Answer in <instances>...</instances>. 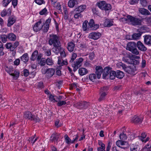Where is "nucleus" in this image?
<instances>
[{"label": "nucleus", "mask_w": 151, "mask_h": 151, "mask_svg": "<svg viewBox=\"0 0 151 151\" xmlns=\"http://www.w3.org/2000/svg\"><path fill=\"white\" fill-rule=\"evenodd\" d=\"M19 45V43L18 42H16L12 45V47L11 49L13 50V51Z\"/></svg>", "instance_id": "6e6d98bb"}, {"label": "nucleus", "mask_w": 151, "mask_h": 151, "mask_svg": "<svg viewBox=\"0 0 151 151\" xmlns=\"http://www.w3.org/2000/svg\"><path fill=\"white\" fill-rule=\"evenodd\" d=\"M89 104L88 102L85 101H81L78 102H76L74 103L73 106L76 107H80L79 108L85 109H86Z\"/></svg>", "instance_id": "39448f33"}, {"label": "nucleus", "mask_w": 151, "mask_h": 151, "mask_svg": "<svg viewBox=\"0 0 151 151\" xmlns=\"http://www.w3.org/2000/svg\"><path fill=\"white\" fill-rule=\"evenodd\" d=\"M143 118L141 116L135 115L131 120V122L135 124H141L142 123Z\"/></svg>", "instance_id": "6e6552de"}, {"label": "nucleus", "mask_w": 151, "mask_h": 151, "mask_svg": "<svg viewBox=\"0 0 151 151\" xmlns=\"http://www.w3.org/2000/svg\"><path fill=\"white\" fill-rule=\"evenodd\" d=\"M49 44L50 45H53L54 47L60 46V43L58 36L56 35L53 34L50 35Z\"/></svg>", "instance_id": "f03ea898"}, {"label": "nucleus", "mask_w": 151, "mask_h": 151, "mask_svg": "<svg viewBox=\"0 0 151 151\" xmlns=\"http://www.w3.org/2000/svg\"><path fill=\"white\" fill-rule=\"evenodd\" d=\"M111 6L110 4H107L106 3L104 6V8L103 9V10L106 11L109 10L111 9Z\"/></svg>", "instance_id": "4c0bfd02"}, {"label": "nucleus", "mask_w": 151, "mask_h": 151, "mask_svg": "<svg viewBox=\"0 0 151 151\" xmlns=\"http://www.w3.org/2000/svg\"><path fill=\"white\" fill-rule=\"evenodd\" d=\"M88 23V22L87 21H85L83 23V24L82 28L83 30L84 31H86L87 28V25Z\"/></svg>", "instance_id": "de8ad7c7"}, {"label": "nucleus", "mask_w": 151, "mask_h": 151, "mask_svg": "<svg viewBox=\"0 0 151 151\" xmlns=\"http://www.w3.org/2000/svg\"><path fill=\"white\" fill-rule=\"evenodd\" d=\"M78 72L80 75L83 76L86 74L88 73V71L85 68H81L79 69Z\"/></svg>", "instance_id": "bb28decb"}, {"label": "nucleus", "mask_w": 151, "mask_h": 151, "mask_svg": "<svg viewBox=\"0 0 151 151\" xmlns=\"http://www.w3.org/2000/svg\"><path fill=\"white\" fill-rule=\"evenodd\" d=\"M105 149V146H101L100 147L97 148V150L98 151H104Z\"/></svg>", "instance_id": "774afa93"}, {"label": "nucleus", "mask_w": 151, "mask_h": 151, "mask_svg": "<svg viewBox=\"0 0 151 151\" xmlns=\"http://www.w3.org/2000/svg\"><path fill=\"white\" fill-rule=\"evenodd\" d=\"M96 73L97 74V77L99 79L101 76V75L103 72V69L100 66H97L96 68Z\"/></svg>", "instance_id": "a211bd4d"}, {"label": "nucleus", "mask_w": 151, "mask_h": 151, "mask_svg": "<svg viewBox=\"0 0 151 151\" xmlns=\"http://www.w3.org/2000/svg\"><path fill=\"white\" fill-rule=\"evenodd\" d=\"M43 24H42V22L40 20L36 23L33 27L34 30L37 32L40 30L43 27Z\"/></svg>", "instance_id": "9d476101"}, {"label": "nucleus", "mask_w": 151, "mask_h": 151, "mask_svg": "<svg viewBox=\"0 0 151 151\" xmlns=\"http://www.w3.org/2000/svg\"><path fill=\"white\" fill-rule=\"evenodd\" d=\"M33 115L30 111L25 112L24 114V117L25 118L31 120H32Z\"/></svg>", "instance_id": "5701e85b"}, {"label": "nucleus", "mask_w": 151, "mask_h": 151, "mask_svg": "<svg viewBox=\"0 0 151 151\" xmlns=\"http://www.w3.org/2000/svg\"><path fill=\"white\" fill-rule=\"evenodd\" d=\"M44 53L45 55L47 56H50L51 55L50 50H45L44 51Z\"/></svg>", "instance_id": "680f3d73"}, {"label": "nucleus", "mask_w": 151, "mask_h": 151, "mask_svg": "<svg viewBox=\"0 0 151 151\" xmlns=\"http://www.w3.org/2000/svg\"><path fill=\"white\" fill-rule=\"evenodd\" d=\"M109 73L110 79L112 80L114 79L116 76V72L114 71H111Z\"/></svg>", "instance_id": "f704fd0d"}, {"label": "nucleus", "mask_w": 151, "mask_h": 151, "mask_svg": "<svg viewBox=\"0 0 151 151\" xmlns=\"http://www.w3.org/2000/svg\"><path fill=\"white\" fill-rule=\"evenodd\" d=\"M11 1V0H4L2 1L3 6H6Z\"/></svg>", "instance_id": "09e8293b"}, {"label": "nucleus", "mask_w": 151, "mask_h": 151, "mask_svg": "<svg viewBox=\"0 0 151 151\" xmlns=\"http://www.w3.org/2000/svg\"><path fill=\"white\" fill-rule=\"evenodd\" d=\"M137 44L134 42H130L127 44L126 49L131 52L132 53L138 55L139 52L137 48Z\"/></svg>", "instance_id": "f257e3e1"}, {"label": "nucleus", "mask_w": 151, "mask_h": 151, "mask_svg": "<svg viewBox=\"0 0 151 151\" xmlns=\"http://www.w3.org/2000/svg\"><path fill=\"white\" fill-rule=\"evenodd\" d=\"M78 46L80 49H82L84 48H85L86 47V44L83 43H79L78 45Z\"/></svg>", "instance_id": "4d7b16f0"}, {"label": "nucleus", "mask_w": 151, "mask_h": 151, "mask_svg": "<svg viewBox=\"0 0 151 151\" xmlns=\"http://www.w3.org/2000/svg\"><path fill=\"white\" fill-rule=\"evenodd\" d=\"M137 47L139 50L145 52L147 50V48L140 41H138L137 42Z\"/></svg>", "instance_id": "9b49d317"}, {"label": "nucleus", "mask_w": 151, "mask_h": 151, "mask_svg": "<svg viewBox=\"0 0 151 151\" xmlns=\"http://www.w3.org/2000/svg\"><path fill=\"white\" fill-rule=\"evenodd\" d=\"M5 69L6 71L9 73L10 75L13 76V78L15 80L17 79L19 77V73L17 71H14V72L13 68L11 67H8L7 66H5Z\"/></svg>", "instance_id": "20e7f679"}, {"label": "nucleus", "mask_w": 151, "mask_h": 151, "mask_svg": "<svg viewBox=\"0 0 151 151\" xmlns=\"http://www.w3.org/2000/svg\"><path fill=\"white\" fill-rule=\"evenodd\" d=\"M138 11L140 13L143 15H148L151 14L150 12L147 9L144 8H139Z\"/></svg>", "instance_id": "dca6fc26"}, {"label": "nucleus", "mask_w": 151, "mask_h": 151, "mask_svg": "<svg viewBox=\"0 0 151 151\" xmlns=\"http://www.w3.org/2000/svg\"><path fill=\"white\" fill-rule=\"evenodd\" d=\"M144 42L145 44L151 46V36L147 35L144 36Z\"/></svg>", "instance_id": "2eb2a0df"}, {"label": "nucleus", "mask_w": 151, "mask_h": 151, "mask_svg": "<svg viewBox=\"0 0 151 151\" xmlns=\"http://www.w3.org/2000/svg\"><path fill=\"white\" fill-rule=\"evenodd\" d=\"M75 46V44L71 42L68 43L67 49L69 52H72L73 51Z\"/></svg>", "instance_id": "412c9836"}, {"label": "nucleus", "mask_w": 151, "mask_h": 151, "mask_svg": "<svg viewBox=\"0 0 151 151\" xmlns=\"http://www.w3.org/2000/svg\"><path fill=\"white\" fill-rule=\"evenodd\" d=\"M49 99L50 101L53 102H58V101L55 100V99L54 98V96L52 94H50V96H49Z\"/></svg>", "instance_id": "bf43d9fd"}, {"label": "nucleus", "mask_w": 151, "mask_h": 151, "mask_svg": "<svg viewBox=\"0 0 151 151\" xmlns=\"http://www.w3.org/2000/svg\"><path fill=\"white\" fill-rule=\"evenodd\" d=\"M59 134L57 133H53L51 137V141L52 142H56L59 138Z\"/></svg>", "instance_id": "6ab92c4d"}, {"label": "nucleus", "mask_w": 151, "mask_h": 151, "mask_svg": "<svg viewBox=\"0 0 151 151\" xmlns=\"http://www.w3.org/2000/svg\"><path fill=\"white\" fill-rule=\"evenodd\" d=\"M55 70L53 68L47 69L46 71H42V73L43 74H46V76L48 78H50L55 73Z\"/></svg>", "instance_id": "423d86ee"}, {"label": "nucleus", "mask_w": 151, "mask_h": 151, "mask_svg": "<svg viewBox=\"0 0 151 151\" xmlns=\"http://www.w3.org/2000/svg\"><path fill=\"white\" fill-rule=\"evenodd\" d=\"M81 13L79 12H75V14L74 15V18L76 19H78L79 18H81L82 17V15Z\"/></svg>", "instance_id": "3c124183"}, {"label": "nucleus", "mask_w": 151, "mask_h": 151, "mask_svg": "<svg viewBox=\"0 0 151 151\" xmlns=\"http://www.w3.org/2000/svg\"><path fill=\"white\" fill-rule=\"evenodd\" d=\"M46 63L48 65H52L53 64V61L51 58H47L46 60Z\"/></svg>", "instance_id": "a18cd8bd"}, {"label": "nucleus", "mask_w": 151, "mask_h": 151, "mask_svg": "<svg viewBox=\"0 0 151 151\" xmlns=\"http://www.w3.org/2000/svg\"><path fill=\"white\" fill-rule=\"evenodd\" d=\"M83 60V58H80L74 63V64L73 65V71H75L79 67H80L81 66L80 64Z\"/></svg>", "instance_id": "1a4fd4ad"}, {"label": "nucleus", "mask_w": 151, "mask_h": 151, "mask_svg": "<svg viewBox=\"0 0 151 151\" xmlns=\"http://www.w3.org/2000/svg\"><path fill=\"white\" fill-rule=\"evenodd\" d=\"M5 46L7 49H9L11 51H13V50L12 49V44L11 43H7L5 45Z\"/></svg>", "instance_id": "a19ab883"}, {"label": "nucleus", "mask_w": 151, "mask_h": 151, "mask_svg": "<svg viewBox=\"0 0 151 151\" xmlns=\"http://www.w3.org/2000/svg\"><path fill=\"white\" fill-rule=\"evenodd\" d=\"M65 101H58L57 103V105L59 106H60L63 105H65L66 104Z\"/></svg>", "instance_id": "864d4df0"}, {"label": "nucleus", "mask_w": 151, "mask_h": 151, "mask_svg": "<svg viewBox=\"0 0 151 151\" xmlns=\"http://www.w3.org/2000/svg\"><path fill=\"white\" fill-rule=\"evenodd\" d=\"M106 95V92H104L102 93L101 95L100 96L99 99V101H101L104 99L105 96Z\"/></svg>", "instance_id": "49530a36"}, {"label": "nucleus", "mask_w": 151, "mask_h": 151, "mask_svg": "<svg viewBox=\"0 0 151 151\" xmlns=\"http://www.w3.org/2000/svg\"><path fill=\"white\" fill-rule=\"evenodd\" d=\"M47 13V10L46 8H45L41 11L39 14L41 15H43L44 14H46Z\"/></svg>", "instance_id": "13d9d810"}, {"label": "nucleus", "mask_w": 151, "mask_h": 151, "mask_svg": "<svg viewBox=\"0 0 151 151\" xmlns=\"http://www.w3.org/2000/svg\"><path fill=\"white\" fill-rule=\"evenodd\" d=\"M46 63V60L45 59L42 58L40 62V64L41 66H44Z\"/></svg>", "instance_id": "052dcab7"}, {"label": "nucleus", "mask_w": 151, "mask_h": 151, "mask_svg": "<svg viewBox=\"0 0 151 151\" xmlns=\"http://www.w3.org/2000/svg\"><path fill=\"white\" fill-rule=\"evenodd\" d=\"M64 138L65 139L66 142L68 144L71 143V139L68 137L67 134H65L64 136Z\"/></svg>", "instance_id": "c03bdc74"}, {"label": "nucleus", "mask_w": 151, "mask_h": 151, "mask_svg": "<svg viewBox=\"0 0 151 151\" xmlns=\"http://www.w3.org/2000/svg\"><path fill=\"white\" fill-rule=\"evenodd\" d=\"M116 143L117 146L121 148L124 149H126V147H120V146H123L125 145H127V146L128 145V143L127 142L121 140H117L116 141Z\"/></svg>", "instance_id": "ddd939ff"}, {"label": "nucleus", "mask_w": 151, "mask_h": 151, "mask_svg": "<svg viewBox=\"0 0 151 151\" xmlns=\"http://www.w3.org/2000/svg\"><path fill=\"white\" fill-rule=\"evenodd\" d=\"M142 34V33L141 32L134 34L132 35V39L135 40H138L139 39Z\"/></svg>", "instance_id": "c85d7f7f"}, {"label": "nucleus", "mask_w": 151, "mask_h": 151, "mask_svg": "<svg viewBox=\"0 0 151 151\" xmlns=\"http://www.w3.org/2000/svg\"><path fill=\"white\" fill-rule=\"evenodd\" d=\"M116 66L118 68H122L124 70L125 68H126V65L122 62H119L116 64Z\"/></svg>", "instance_id": "473e14b6"}, {"label": "nucleus", "mask_w": 151, "mask_h": 151, "mask_svg": "<svg viewBox=\"0 0 151 151\" xmlns=\"http://www.w3.org/2000/svg\"><path fill=\"white\" fill-rule=\"evenodd\" d=\"M96 78V76L95 74L92 73L90 74L89 76V79L91 81L94 82Z\"/></svg>", "instance_id": "c9c22d12"}, {"label": "nucleus", "mask_w": 151, "mask_h": 151, "mask_svg": "<svg viewBox=\"0 0 151 151\" xmlns=\"http://www.w3.org/2000/svg\"><path fill=\"white\" fill-rule=\"evenodd\" d=\"M151 147V145L147 144L144 147L142 151H149Z\"/></svg>", "instance_id": "58836bf2"}, {"label": "nucleus", "mask_w": 151, "mask_h": 151, "mask_svg": "<svg viewBox=\"0 0 151 151\" xmlns=\"http://www.w3.org/2000/svg\"><path fill=\"white\" fill-rule=\"evenodd\" d=\"M124 76V73L120 70H118L116 72V76L117 78L121 79Z\"/></svg>", "instance_id": "cd10ccee"}, {"label": "nucleus", "mask_w": 151, "mask_h": 151, "mask_svg": "<svg viewBox=\"0 0 151 151\" xmlns=\"http://www.w3.org/2000/svg\"><path fill=\"white\" fill-rule=\"evenodd\" d=\"M0 38L1 39L2 42L3 43H5L7 41V36L6 35H1Z\"/></svg>", "instance_id": "79ce46f5"}, {"label": "nucleus", "mask_w": 151, "mask_h": 151, "mask_svg": "<svg viewBox=\"0 0 151 151\" xmlns=\"http://www.w3.org/2000/svg\"><path fill=\"white\" fill-rule=\"evenodd\" d=\"M16 21L15 19L12 17H9L8 20L7 26L8 27H10Z\"/></svg>", "instance_id": "aec40b11"}, {"label": "nucleus", "mask_w": 151, "mask_h": 151, "mask_svg": "<svg viewBox=\"0 0 151 151\" xmlns=\"http://www.w3.org/2000/svg\"><path fill=\"white\" fill-rule=\"evenodd\" d=\"M111 70L108 68L106 67L103 70V77L104 78L106 76L108 75L110 73Z\"/></svg>", "instance_id": "393cba45"}, {"label": "nucleus", "mask_w": 151, "mask_h": 151, "mask_svg": "<svg viewBox=\"0 0 151 151\" xmlns=\"http://www.w3.org/2000/svg\"><path fill=\"white\" fill-rule=\"evenodd\" d=\"M23 74L25 76H27L29 74V71L27 69L24 70L23 71Z\"/></svg>", "instance_id": "338daca9"}, {"label": "nucleus", "mask_w": 151, "mask_h": 151, "mask_svg": "<svg viewBox=\"0 0 151 151\" xmlns=\"http://www.w3.org/2000/svg\"><path fill=\"white\" fill-rule=\"evenodd\" d=\"M119 137L120 139L122 140H124L127 138V137L126 134L124 133L120 134L119 135Z\"/></svg>", "instance_id": "37998d69"}, {"label": "nucleus", "mask_w": 151, "mask_h": 151, "mask_svg": "<svg viewBox=\"0 0 151 151\" xmlns=\"http://www.w3.org/2000/svg\"><path fill=\"white\" fill-rule=\"evenodd\" d=\"M51 21V19L49 18L47 19L44 25V27L43 28V31L44 32H47L49 29V24L50 23Z\"/></svg>", "instance_id": "f3484780"}, {"label": "nucleus", "mask_w": 151, "mask_h": 151, "mask_svg": "<svg viewBox=\"0 0 151 151\" xmlns=\"http://www.w3.org/2000/svg\"><path fill=\"white\" fill-rule=\"evenodd\" d=\"M86 8V5H81L78 6L74 10V12H78L81 13L83 12Z\"/></svg>", "instance_id": "4be33fe9"}, {"label": "nucleus", "mask_w": 151, "mask_h": 151, "mask_svg": "<svg viewBox=\"0 0 151 151\" xmlns=\"http://www.w3.org/2000/svg\"><path fill=\"white\" fill-rule=\"evenodd\" d=\"M124 71L129 74L134 75L135 74L136 70L135 66L134 65H132L126 67L125 68Z\"/></svg>", "instance_id": "0eeeda50"}, {"label": "nucleus", "mask_w": 151, "mask_h": 151, "mask_svg": "<svg viewBox=\"0 0 151 151\" xmlns=\"http://www.w3.org/2000/svg\"><path fill=\"white\" fill-rule=\"evenodd\" d=\"M77 56V55L76 53H73L72 56L70 60V63H72L73 61L76 59Z\"/></svg>", "instance_id": "603ef678"}, {"label": "nucleus", "mask_w": 151, "mask_h": 151, "mask_svg": "<svg viewBox=\"0 0 151 151\" xmlns=\"http://www.w3.org/2000/svg\"><path fill=\"white\" fill-rule=\"evenodd\" d=\"M76 1L75 0H70L68 3V5L70 8H73L76 4Z\"/></svg>", "instance_id": "2f4dec72"}, {"label": "nucleus", "mask_w": 151, "mask_h": 151, "mask_svg": "<svg viewBox=\"0 0 151 151\" xmlns=\"http://www.w3.org/2000/svg\"><path fill=\"white\" fill-rule=\"evenodd\" d=\"M7 36V38L10 40L14 41L16 39V36L13 33H9Z\"/></svg>", "instance_id": "c756f323"}, {"label": "nucleus", "mask_w": 151, "mask_h": 151, "mask_svg": "<svg viewBox=\"0 0 151 151\" xmlns=\"http://www.w3.org/2000/svg\"><path fill=\"white\" fill-rule=\"evenodd\" d=\"M101 36V34L99 32H93L90 34L89 37L90 38L96 40L98 39Z\"/></svg>", "instance_id": "f8f14e48"}, {"label": "nucleus", "mask_w": 151, "mask_h": 151, "mask_svg": "<svg viewBox=\"0 0 151 151\" xmlns=\"http://www.w3.org/2000/svg\"><path fill=\"white\" fill-rule=\"evenodd\" d=\"M128 24L133 26L141 25L142 22L141 19L129 15Z\"/></svg>", "instance_id": "7ed1b4c3"}, {"label": "nucleus", "mask_w": 151, "mask_h": 151, "mask_svg": "<svg viewBox=\"0 0 151 151\" xmlns=\"http://www.w3.org/2000/svg\"><path fill=\"white\" fill-rule=\"evenodd\" d=\"M32 119V120H33L36 123L39 122L40 121V119L37 116H35L34 115Z\"/></svg>", "instance_id": "8fccbe9b"}, {"label": "nucleus", "mask_w": 151, "mask_h": 151, "mask_svg": "<svg viewBox=\"0 0 151 151\" xmlns=\"http://www.w3.org/2000/svg\"><path fill=\"white\" fill-rule=\"evenodd\" d=\"M108 89V88L107 87H104L101 88L100 90L101 92H106Z\"/></svg>", "instance_id": "e2e57ef3"}, {"label": "nucleus", "mask_w": 151, "mask_h": 151, "mask_svg": "<svg viewBox=\"0 0 151 151\" xmlns=\"http://www.w3.org/2000/svg\"><path fill=\"white\" fill-rule=\"evenodd\" d=\"M21 60L26 63L29 60V57L27 53L24 54L21 57Z\"/></svg>", "instance_id": "b1692460"}, {"label": "nucleus", "mask_w": 151, "mask_h": 151, "mask_svg": "<svg viewBox=\"0 0 151 151\" xmlns=\"http://www.w3.org/2000/svg\"><path fill=\"white\" fill-rule=\"evenodd\" d=\"M6 15H7L6 10H4L2 11L1 13V16L2 17H4Z\"/></svg>", "instance_id": "0e129e2a"}, {"label": "nucleus", "mask_w": 151, "mask_h": 151, "mask_svg": "<svg viewBox=\"0 0 151 151\" xmlns=\"http://www.w3.org/2000/svg\"><path fill=\"white\" fill-rule=\"evenodd\" d=\"M60 46H59L58 47H54L52 48V49L53 52L56 54L58 53L60 51Z\"/></svg>", "instance_id": "e433bc0d"}, {"label": "nucleus", "mask_w": 151, "mask_h": 151, "mask_svg": "<svg viewBox=\"0 0 151 151\" xmlns=\"http://www.w3.org/2000/svg\"><path fill=\"white\" fill-rule=\"evenodd\" d=\"M113 22L111 20L106 19L104 24L105 27H109L113 25Z\"/></svg>", "instance_id": "a878e982"}, {"label": "nucleus", "mask_w": 151, "mask_h": 151, "mask_svg": "<svg viewBox=\"0 0 151 151\" xmlns=\"http://www.w3.org/2000/svg\"><path fill=\"white\" fill-rule=\"evenodd\" d=\"M89 26L93 30H95L99 27V25L98 24H95L93 19H91L90 20L89 23Z\"/></svg>", "instance_id": "4468645a"}, {"label": "nucleus", "mask_w": 151, "mask_h": 151, "mask_svg": "<svg viewBox=\"0 0 151 151\" xmlns=\"http://www.w3.org/2000/svg\"><path fill=\"white\" fill-rule=\"evenodd\" d=\"M95 54L93 52H92L90 53L89 55V57L90 59L91 60H93V59L94 58Z\"/></svg>", "instance_id": "69168bd1"}, {"label": "nucleus", "mask_w": 151, "mask_h": 151, "mask_svg": "<svg viewBox=\"0 0 151 151\" xmlns=\"http://www.w3.org/2000/svg\"><path fill=\"white\" fill-rule=\"evenodd\" d=\"M106 3L105 1H102L101 2L98 3L97 4L98 6L101 9L103 10L104 8V6Z\"/></svg>", "instance_id": "72a5a7b5"}, {"label": "nucleus", "mask_w": 151, "mask_h": 151, "mask_svg": "<svg viewBox=\"0 0 151 151\" xmlns=\"http://www.w3.org/2000/svg\"><path fill=\"white\" fill-rule=\"evenodd\" d=\"M129 15H128L127 16V17L126 18H121L120 19V20L122 22H123L124 23H126L128 24V21H129L128 20V18Z\"/></svg>", "instance_id": "ea45409f"}, {"label": "nucleus", "mask_w": 151, "mask_h": 151, "mask_svg": "<svg viewBox=\"0 0 151 151\" xmlns=\"http://www.w3.org/2000/svg\"><path fill=\"white\" fill-rule=\"evenodd\" d=\"M141 4L142 6L145 7L147 5V2L146 0H140Z\"/></svg>", "instance_id": "5fc2aeb1"}, {"label": "nucleus", "mask_w": 151, "mask_h": 151, "mask_svg": "<svg viewBox=\"0 0 151 151\" xmlns=\"http://www.w3.org/2000/svg\"><path fill=\"white\" fill-rule=\"evenodd\" d=\"M38 54V51L37 50H35L32 54L31 57L30 59L32 60H34L36 59L37 55Z\"/></svg>", "instance_id": "7c9ffc66"}]
</instances>
